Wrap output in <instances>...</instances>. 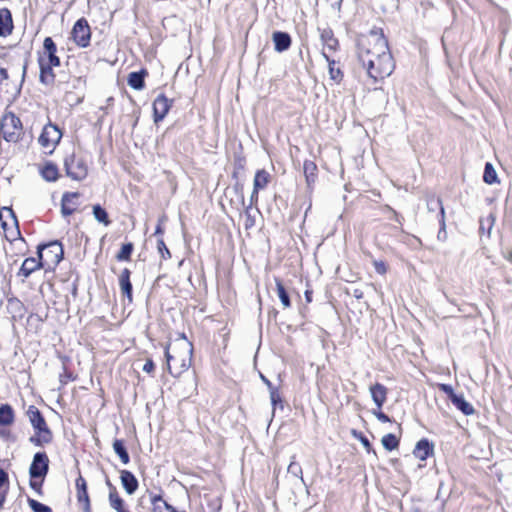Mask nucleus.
I'll list each match as a JSON object with an SVG mask.
<instances>
[{
    "label": "nucleus",
    "mask_w": 512,
    "mask_h": 512,
    "mask_svg": "<svg viewBox=\"0 0 512 512\" xmlns=\"http://www.w3.org/2000/svg\"><path fill=\"white\" fill-rule=\"evenodd\" d=\"M274 281H275L276 291H277L278 297L282 303L283 308L284 309L290 308L291 300H290L288 292L286 291V288L284 286L282 279L275 277Z\"/></svg>",
    "instance_id": "72a5a7b5"
},
{
    "label": "nucleus",
    "mask_w": 512,
    "mask_h": 512,
    "mask_svg": "<svg viewBox=\"0 0 512 512\" xmlns=\"http://www.w3.org/2000/svg\"><path fill=\"white\" fill-rule=\"evenodd\" d=\"M75 488L77 501L81 505L83 512H92L87 482L81 474L75 480Z\"/></svg>",
    "instance_id": "a211bd4d"
},
{
    "label": "nucleus",
    "mask_w": 512,
    "mask_h": 512,
    "mask_svg": "<svg viewBox=\"0 0 512 512\" xmlns=\"http://www.w3.org/2000/svg\"><path fill=\"white\" fill-rule=\"evenodd\" d=\"M320 40L322 43V56H331L340 48L338 39L330 27L319 28Z\"/></svg>",
    "instance_id": "4468645a"
},
{
    "label": "nucleus",
    "mask_w": 512,
    "mask_h": 512,
    "mask_svg": "<svg viewBox=\"0 0 512 512\" xmlns=\"http://www.w3.org/2000/svg\"><path fill=\"white\" fill-rule=\"evenodd\" d=\"M0 222L4 237L7 241L13 242L18 239L24 241L19 229L17 217L11 208L2 207L0 209Z\"/></svg>",
    "instance_id": "9d476101"
},
{
    "label": "nucleus",
    "mask_w": 512,
    "mask_h": 512,
    "mask_svg": "<svg viewBox=\"0 0 512 512\" xmlns=\"http://www.w3.org/2000/svg\"><path fill=\"white\" fill-rule=\"evenodd\" d=\"M436 204L440 207V216H441L440 223H441V227H442V229H445V209L443 207L441 198L438 197L436 199Z\"/></svg>",
    "instance_id": "603ef678"
},
{
    "label": "nucleus",
    "mask_w": 512,
    "mask_h": 512,
    "mask_svg": "<svg viewBox=\"0 0 512 512\" xmlns=\"http://www.w3.org/2000/svg\"><path fill=\"white\" fill-rule=\"evenodd\" d=\"M373 266L375 271L380 275H385L388 272V265L383 260H374Z\"/></svg>",
    "instance_id": "09e8293b"
},
{
    "label": "nucleus",
    "mask_w": 512,
    "mask_h": 512,
    "mask_svg": "<svg viewBox=\"0 0 512 512\" xmlns=\"http://www.w3.org/2000/svg\"><path fill=\"white\" fill-rule=\"evenodd\" d=\"M91 160L81 149H74L63 158V168L68 178L76 182L84 181L90 172Z\"/></svg>",
    "instance_id": "20e7f679"
},
{
    "label": "nucleus",
    "mask_w": 512,
    "mask_h": 512,
    "mask_svg": "<svg viewBox=\"0 0 512 512\" xmlns=\"http://www.w3.org/2000/svg\"><path fill=\"white\" fill-rule=\"evenodd\" d=\"M14 20L9 8H0V37L6 38L13 33Z\"/></svg>",
    "instance_id": "412c9836"
},
{
    "label": "nucleus",
    "mask_w": 512,
    "mask_h": 512,
    "mask_svg": "<svg viewBox=\"0 0 512 512\" xmlns=\"http://www.w3.org/2000/svg\"><path fill=\"white\" fill-rule=\"evenodd\" d=\"M357 54L374 82L384 80L395 69V62L382 29H373L366 34L359 35Z\"/></svg>",
    "instance_id": "f257e3e1"
},
{
    "label": "nucleus",
    "mask_w": 512,
    "mask_h": 512,
    "mask_svg": "<svg viewBox=\"0 0 512 512\" xmlns=\"http://www.w3.org/2000/svg\"><path fill=\"white\" fill-rule=\"evenodd\" d=\"M37 64L39 67V82L47 87L56 83L54 68L61 66V58L58 55V46L52 37H45L42 48L37 51Z\"/></svg>",
    "instance_id": "7ed1b4c3"
},
{
    "label": "nucleus",
    "mask_w": 512,
    "mask_h": 512,
    "mask_svg": "<svg viewBox=\"0 0 512 512\" xmlns=\"http://www.w3.org/2000/svg\"><path fill=\"white\" fill-rule=\"evenodd\" d=\"M16 421V412L9 403L0 404V439L4 441L14 440L12 427Z\"/></svg>",
    "instance_id": "9b49d317"
},
{
    "label": "nucleus",
    "mask_w": 512,
    "mask_h": 512,
    "mask_svg": "<svg viewBox=\"0 0 512 512\" xmlns=\"http://www.w3.org/2000/svg\"><path fill=\"white\" fill-rule=\"evenodd\" d=\"M88 71H89V67L85 66V70L84 71H81L79 75L73 77V80H74L73 87L74 88H76V87H86Z\"/></svg>",
    "instance_id": "c03bdc74"
},
{
    "label": "nucleus",
    "mask_w": 512,
    "mask_h": 512,
    "mask_svg": "<svg viewBox=\"0 0 512 512\" xmlns=\"http://www.w3.org/2000/svg\"><path fill=\"white\" fill-rule=\"evenodd\" d=\"M157 250L161 256L162 260H168L172 257L170 250L165 244V241L162 237L157 240Z\"/></svg>",
    "instance_id": "37998d69"
},
{
    "label": "nucleus",
    "mask_w": 512,
    "mask_h": 512,
    "mask_svg": "<svg viewBox=\"0 0 512 512\" xmlns=\"http://www.w3.org/2000/svg\"><path fill=\"white\" fill-rule=\"evenodd\" d=\"M274 49L277 52H284L291 47L292 39L287 32L275 31L272 35Z\"/></svg>",
    "instance_id": "bb28decb"
},
{
    "label": "nucleus",
    "mask_w": 512,
    "mask_h": 512,
    "mask_svg": "<svg viewBox=\"0 0 512 512\" xmlns=\"http://www.w3.org/2000/svg\"><path fill=\"white\" fill-rule=\"evenodd\" d=\"M49 457L46 452H37L29 467V485L38 494H42V485L49 471Z\"/></svg>",
    "instance_id": "423d86ee"
},
{
    "label": "nucleus",
    "mask_w": 512,
    "mask_h": 512,
    "mask_svg": "<svg viewBox=\"0 0 512 512\" xmlns=\"http://www.w3.org/2000/svg\"><path fill=\"white\" fill-rule=\"evenodd\" d=\"M328 62L329 78L333 84L339 85L344 79V71L341 68L340 62L333 59L331 56L324 57Z\"/></svg>",
    "instance_id": "b1692460"
},
{
    "label": "nucleus",
    "mask_w": 512,
    "mask_h": 512,
    "mask_svg": "<svg viewBox=\"0 0 512 512\" xmlns=\"http://www.w3.org/2000/svg\"><path fill=\"white\" fill-rule=\"evenodd\" d=\"M296 468H297L300 472H302V470H301L300 466H299L297 463H295V462H291V463L289 464L288 471L295 473Z\"/></svg>",
    "instance_id": "4d7b16f0"
},
{
    "label": "nucleus",
    "mask_w": 512,
    "mask_h": 512,
    "mask_svg": "<svg viewBox=\"0 0 512 512\" xmlns=\"http://www.w3.org/2000/svg\"><path fill=\"white\" fill-rule=\"evenodd\" d=\"M483 181L489 185L498 182L496 170L494 169L493 165L489 162L485 164Z\"/></svg>",
    "instance_id": "ea45409f"
},
{
    "label": "nucleus",
    "mask_w": 512,
    "mask_h": 512,
    "mask_svg": "<svg viewBox=\"0 0 512 512\" xmlns=\"http://www.w3.org/2000/svg\"><path fill=\"white\" fill-rule=\"evenodd\" d=\"M0 74H1V76H2L3 78H5V79L8 77V75H7V70H6L5 68H1V69H0Z\"/></svg>",
    "instance_id": "052dcab7"
},
{
    "label": "nucleus",
    "mask_w": 512,
    "mask_h": 512,
    "mask_svg": "<svg viewBox=\"0 0 512 512\" xmlns=\"http://www.w3.org/2000/svg\"><path fill=\"white\" fill-rule=\"evenodd\" d=\"M164 354L168 373L173 377H179L192 364L193 344L182 333L180 338L165 346Z\"/></svg>",
    "instance_id": "f03ea898"
},
{
    "label": "nucleus",
    "mask_w": 512,
    "mask_h": 512,
    "mask_svg": "<svg viewBox=\"0 0 512 512\" xmlns=\"http://www.w3.org/2000/svg\"><path fill=\"white\" fill-rule=\"evenodd\" d=\"M255 226V218L250 214L249 208L245 210V223L244 227L249 230Z\"/></svg>",
    "instance_id": "8fccbe9b"
},
{
    "label": "nucleus",
    "mask_w": 512,
    "mask_h": 512,
    "mask_svg": "<svg viewBox=\"0 0 512 512\" xmlns=\"http://www.w3.org/2000/svg\"><path fill=\"white\" fill-rule=\"evenodd\" d=\"M10 488L8 473L0 468V510L4 508Z\"/></svg>",
    "instance_id": "2f4dec72"
},
{
    "label": "nucleus",
    "mask_w": 512,
    "mask_h": 512,
    "mask_svg": "<svg viewBox=\"0 0 512 512\" xmlns=\"http://www.w3.org/2000/svg\"><path fill=\"white\" fill-rule=\"evenodd\" d=\"M41 269H44V265L38 256L27 257L22 262V265L17 272V277L21 278V280L24 282L31 276L32 273Z\"/></svg>",
    "instance_id": "6ab92c4d"
},
{
    "label": "nucleus",
    "mask_w": 512,
    "mask_h": 512,
    "mask_svg": "<svg viewBox=\"0 0 512 512\" xmlns=\"http://www.w3.org/2000/svg\"><path fill=\"white\" fill-rule=\"evenodd\" d=\"M38 173L46 182H56L61 178L58 165L53 161H45L38 166Z\"/></svg>",
    "instance_id": "aec40b11"
},
{
    "label": "nucleus",
    "mask_w": 512,
    "mask_h": 512,
    "mask_svg": "<svg viewBox=\"0 0 512 512\" xmlns=\"http://www.w3.org/2000/svg\"><path fill=\"white\" fill-rule=\"evenodd\" d=\"M352 295L356 299L360 300V299H363V297H364V291L361 288H355L352 291Z\"/></svg>",
    "instance_id": "5fc2aeb1"
},
{
    "label": "nucleus",
    "mask_w": 512,
    "mask_h": 512,
    "mask_svg": "<svg viewBox=\"0 0 512 512\" xmlns=\"http://www.w3.org/2000/svg\"><path fill=\"white\" fill-rule=\"evenodd\" d=\"M113 449H114L115 453L119 456V458L123 464H128L130 462V456L125 447L124 440L115 439L113 441Z\"/></svg>",
    "instance_id": "c9c22d12"
},
{
    "label": "nucleus",
    "mask_w": 512,
    "mask_h": 512,
    "mask_svg": "<svg viewBox=\"0 0 512 512\" xmlns=\"http://www.w3.org/2000/svg\"><path fill=\"white\" fill-rule=\"evenodd\" d=\"M130 277L131 271L128 268H124L118 278L121 294L128 300L129 304L133 302V288Z\"/></svg>",
    "instance_id": "4be33fe9"
},
{
    "label": "nucleus",
    "mask_w": 512,
    "mask_h": 512,
    "mask_svg": "<svg viewBox=\"0 0 512 512\" xmlns=\"http://www.w3.org/2000/svg\"><path fill=\"white\" fill-rule=\"evenodd\" d=\"M120 480L127 494L132 495L137 491L139 482L131 471L125 469L120 470Z\"/></svg>",
    "instance_id": "a878e982"
},
{
    "label": "nucleus",
    "mask_w": 512,
    "mask_h": 512,
    "mask_svg": "<svg viewBox=\"0 0 512 512\" xmlns=\"http://www.w3.org/2000/svg\"><path fill=\"white\" fill-rule=\"evenodd\" d=\"M433 453H434V446L426 438L419 440L416 443V446L413 450L414 456L421 461H425L430 456H432Z\"/></svg>",
    "instance_id": "393cba45"
},
{
    "label": "nucleus",
    "mask_w": 512,
    "mask_h": 512,
    "mask_svg": "<svg viewBox=\"0 0 512 512\" xmlns=\"http://www.w3.org/2000/svg\"><path fill=\"white\" fill-rule=\"evenodd\" d=\"M163 219H164V217L162 219H159L158 224L156 225V228H155V232H154L155 235L162 236L164 234Z\"/></svg>",
    "instance_id": "864d4df0"
},
{
    "label": "nucleus",
    "mask_w": 512,
    "mask_h": 512,
    "mask_svg": "<svg viewBox=\"0 0 512 512\" xmlns=\"http://www.w3.org/2000/svg\"><path fill=\"white\" fill-rule=\"evenodd\" d=\"M0 135L7 142L17 143L24 135L23 125L18 116L9 111L4 113L0 121Z\"/></svg>",
    "instance_id": "6e6552de"
},
{
    "label": "nucleus",
    "mask_w": 512,
    "mask_h": 512,
    "mask_svg": "<svg viewBox=\"0 0 512 512\" xmlns=\"http://www.w3.org/2000/svg\"><path fill=\"white\" fill-rule=\"evenodd\" d=\"M303 172L308 187H311L318 176L317 164L312 160H305L303 163Z\"/></svg>",
    "instance_id": "7c9ffc66"
},
{
    "label": "nucleus",
    "mask_w": 512,
    "mask_h": 512,
    "mask_svg": "<svg viewBox=\"0 0 512 512\" xmlns=\"http://www.w3.org/2000/svg\"><path fill=\"white\" fill-rule=\"evenodd\" d=\"M373 414L376 416V418H377L379 421H381V422H383V423L391 422L390 417H389L387 414H385L384 412H382V410H381V409H379V408H378L377 410H374V411H373Z\"/></svg>",
    "instance_id": "3c124183"
},
{
    "label": "nucleus",
    "mask_w": 512,
    "mask_h": 512,
    "mask_svg": "<svg viewBox=\"0 0 512 512\" xmlns=\"http://www.w3.org/2000/svg\"><path fill=\"white\" fill-rule=\"evenodd\" d=\"M246 165V157L241 153L235 154L233 157L232 178L238 180L241 174L245 171Z\"/></svg>",
    "instance_id": "473e14b6"
},
{
    "label": "nucleus",
    "mask_w": 512,
    "mask_h": 512,
    "mask_svg": "<svg viewBox=\"0 0 512 512\" xmlns=\"http://www.w3.org/2000/svg\"><path fill=\"white\" fill-rule=\"evenodd\" d=\"M155 363L151 357H147L145 359V364L142 367V370L147 373L149 376H155Z\"/></svg>",
    "instance_id": "49530a36"
},
{
    "label": "nucleus",
    "mask_w": 512,
    "mask_h": 512,
    "mask_svg": "<svg viewBox=\"0 0 512 512\" xmlns=\"http://www.w3.org/2000/svg\"><path fill=\"white\" fill-rule=\"evenodd\" d=\"M106 484L109 489L108 499L110 506L117 512H130L125 506L124 500L120 496L116 486L113 485L109 479L106 480Z\"/></svg>",
    "instance_id": "5701e85b"
},
{
    "label": "nucleus",
    "mask_w": 512,
    "mask_h": 512,
    "mask_svg": "<svg viewBox=\"0 0 512 512\" xmlns=\"http://www.w3.org/2000/svg\"><path fill=\"white\" fill-rule=\"evenodd\" d=\"M27 503L29 505V507L34 511V512H53L51 507L35 500V499H32V498H28L27 499Z\"/></svg>",
    "instance_id": "79ce46f5"
},
{
    "label": "nucleus",
    "mask_w": 512,
    "mask_h": 512,
    "mask_svg": "<svg viewBox=\"0 0 512 512\" xmlns=\"http://www.w3.org/2000/svg\"><path fill=\"white\" fill-rule=\"evenodd\" d=\"M267 383L270 388V399L272 404L275 406L276 404L281 403L282 398L279 389L277 387L272 386L270 382Z\"/></svg>",
    "instance_id": "a18cd8bd"
},
{
    "label": "nucleus",
    "mask_w": 512,
    "mask_h": 512,
    "mask_svg": "<svg viewBox=\"0 0 512 512\" xmlns=\"http://www.w3.org/2000/svg\"><path fill=\"white\" fill-rule=\"evenodd\" d=\"M174 103L173 99L168 98L164 93L159 94L153 101V120L155 124L161 122L169 113Z\"/></svg>",
    "instance_id": "dca6fc26"
},
{
    "label": "nucleus",
    "mask_w": 512,
    "mask_h": 512,
    "mask_svg": "<svg viewBox=\"0 0 512 512\" xmlns=\"http://www.w3.org/2000/svg\"><path fill=\"white\" fill-rule=\"evenodd\" d=\"M7 309L11 313H17L19 317L23 316L24 304L17 297L7 299Z\"/></svg>",
    "instance_id": "4c0bfd02"
},
{
    "label": "nucleus",
    "mask_w": 512,
    "mask_h": 512,
    "mask_svg": "<svg viewBox=\"0 0 512 512\" xmlns=\"http://www.w3.org/2000/svg\"><path fill=\"white\" fill-rule=\"evenodd\" d=\"M304 296L306 303L310 304L312 302L313 291L311 289H306L304 292Z\"/></svg>",
    "instance_id": "6e6d98bb"
},
{
    "label": "nucleus",
    "mask_w": 512,
    "mask_h": 512,
    "mask_svg": "<svg viewBox=\"0 0 512 512\" xmlns=\"http://www.w3.org/2000/svg\"><path fill=\"white\" fill-rule=\"evenodd\" d=\"M437 388L445 393L450 401L453 403V405L459 409L464 415H472L475 412V409L473 406L465 400L463 395H457L452 386L445 383H438Z\"/></svg>",
    "instance_id": "ddd939ff"
},
{
    "label": "nucleus",
    "mask_w": 512,
    "mask_h": 512,
    "mask_svg": "<svg viewBox=\"0 0 512 512\" xmlns=\"http://www.w3.org/2000/svg\"><path fill=\"white\" fill-rule=\"evenodd\" d=\"M393 213H394V215H395V219H396V221H397L398 223H400V224H401V223H402V220H403V217H402V216H400V215H399L395 210H393Z\"/></svg>",
    "instance_id": "bf43d9fd"
},
{
    "label": "nucleus",
    "mask_w": 512,
    "mask_h": 512,
    "mask_svg": "<svg viewBox=\"0 0 512 512\" xmlns=\"http://www.w3.org/2000/svg\"><path fill=\"white\" fill-rule=\"evenodd\" d=\"M92 37L91 27L86 18L78 19L70 32V39L79 48H87L90 45Z\"/></svg>",
    "instance_id": "f8f14e48"
},
{
    "label": "nucleus",
    "mask_w": 512,
    "mask_h": 512,
    "mask_svg": "<svg viewBox=\"0 0 512 512\" xmlns=\"http://www.w3.org/2000/svg\"><path fill=\"white\" fill-rule=\"evenodd\" d=\"M381 443L387 451H393L399 448L400 437H397L395 434L388 433L382 437Z\"/></svg>",
    "instance_id": "e433bc0d"
},
{
    "label": "nucleus",
    "mask_w": 512,
    "mask_h": 512,
    "mask_svg": "<svg viewBox=\"0 0 512 512\" xmlns=\"http://www.w3.org/2000/svg\"><path fill=\"white\" fill-rule=\"evenodd\" d=\"M92 213L94 218L104 226L107 227L112 223L107 211L100 204L92 206Z\"/></svg>",
    "instance_id": "f704fd0d"
},
{
    "label": "nucleus",
    "mask_w": 512,
    "mask_h": 512,
    "mask_svg": "<svg viewBox=\"0 0 512 512\" xmlns=\"http://www.w3.org/2000/svg\"><path fill=\"white\" fill-rule=\"evenodd\" d=\"M37 256L44 265L45 271H54L64 256L63 245L54 240L37 246Z\"/></svg>",
    "instance_id": "0eeeda50"
},
{
    "label": "nucleus",
    "mask_w": 512,
    "mask_h": 512,
    "mask_svg": "<svg viewBox=\"0 0 512 512\" xmlns=\"http://www.w3.org/2000/svg\"><path fill=\"white\" fill-rule=\"evenodd\" d=\"M149 75L146 68H142L137 72H130L128 74L127 83L135 90H142L145 87V78Z\"/></svg>",
    "instance_id": "cd10ccee"
},
{
    "label": "nucleus",
    "mask_w": 512,
    "mask_h": 512,
    "mask_svg": "<svg viewBox=\"0 0 512 512\" xmlns=\"http://www.w3.org/2000/svg\"><path fill=\"white\" fill-rule=\"evenodd\" d=\"M272 180L271 174L265 169H258L253 179V190L250 196L251 204H257L259 192L264 190Z\"/></svg>",
    "instance_id": "f3484780"
},
{
    "label": "nucleus",
    "mask_w": 512,
    "mask_h": 512,
    "mask_svg": "<svg viewBox=\"0 0 512 512\" xmlns=\"http://www.w3.org/2000/svg\"><path fill=\"white\" fill-rule=\"evenodd\" d=\"M80 192L66 191L60 201V212L63 217H69L78 211L80 206Z\"/></svg>",
    "instance_id": "2eb2a0df"
},
{
    "label": "nucleus",
    "mask_w": 512,
    "mask_h": 512,
    "mask_svg": "<svg viewBox=\"0 0 512 512\" xmlns=\"http://www.w3.org/2000/svg\"><path fill=\"white\" fill-rule=\"evenodd\" d=\"M133 250L134 245L132 242L125 243L121 246L115 257L118 261H130Z\"/></svg>",
    "instance_id": "58836bf2"
},
{
    "label": "nucleus",
    "mask_w": 512,
    "mask_h": 512,
    "mask_svg": "<svg viewBox=\"0 0 512 512\" xmlns=\"http://www.w3.org/2000/svg\"><path fill=\"white\" fill-rule=\"evenodd\" d=\"M75 380H76V376L74 375V373L72 371L68 370L67 368H65L64 372L62 374H60V376H59V381L62 385H66L70 381H75Z\"/></svg>",
    "instance_id": "de8ad7c7"
},
{
    "label": "nucleus",
    "mask_w": 512,
    "mask_h": 512,
    "mask_svg": "<svg viewBox=\"0 0 512 512\" xmlns=\"http://www.w3.org/2000/svg\"><path fill=\"white\" fill-rule=\"evenodd\" d=\"M504 259L507 260L510 264H512V248L509 249L505 254H504Z\"/></svg>",
    "instance_id": "13d9d810"
},
{
    "label": "nucleus",
    "mask_w": 512,
    "mask_h": 512,
    "mask_svg": "<svg viewBox=\"0 0 512 512\" xmlns=\"http://www.w3.org/2000/svg\"><path fill=\"white\" fill-rule=\"evenodd\" d=\"M370 393L377 408L381 409L387 400L388 389L381 383H375L370 386Z\"/></svg>",
    "instance_id": "c85d7f7f"
},
{
    "label": "nucleus",
    "mask_w": 512,
    "mask_h": 512,
    "mask_svg": "<svg viewBox=\"0 0 512 512\" xmlns=\"http://www.w3.org/2000/svg\"><path fill=\"white\" fill-rule=\"evenodd\" d=\"M352 435L361 442V444L368 453H373L374 455H376V451L373 449L370 441L362 432L352 430Z\"/></svg>",
    "instance_id": "a19ab883"
},
{
    "label": "nucleus",
    "mask_w": 512,
    "mask_h": 512,
    "mask_svg": "<svg viewBox=\"0 0 512 512\" xmlns=\"http://www.w3.org/2000/svg\"><path fill=\"white\" fill-rule=\"evenodd\" d=\"M150 502L152 512H178L177 509L167 503L160 494H150Z\"/></svg>",
    "instance_id": "c756f323"
},
{
    "label": "nucleus",
    "mask_w": 512,
    "mask_h": 512,
    "mask_svg": "<svg viewBox=\"0 0 512 512\" xmlns=\"http://www.w3.org/2000/svg\"><path fill=\"white\" fill-rule=\"evenodd\" d=\"M63 137L62 129L49 121L38 137V143L46 155H52Z\"/></svg>",
    "instance_id": "1a4fd4ad"
},
{
    "label": "nucleus",
    "mask_w": 512,
    "mask_h": 512,
    "mask_svg": "<svg viewBox=\"0 0 512 512\" xmlns=\"http://www.w3.org/2000/svg\"><path fill=\"white\" fill-rule=\"evenodd\" d=\"M26 415L34 430V434L30 437L29 441L37 447L50 444L53 441V432L39 408L35 405H30Z\"/></svg>",
    "instance_id": "39448f33"
}]
</instances>
